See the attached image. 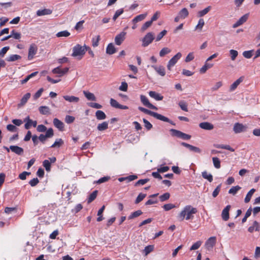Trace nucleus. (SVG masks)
Segmentation results:
<instances>
[{
  "instance_id": "obj_32",
  "label": "nucleus",
  "mask_w": 260,
  "mask_h": 260,
  "mask_svg": "<svg viewBox=\"0 0 260 260\" xmlns=\"http://www.w3.org/2000/svg\"><path fill=\"white\" fill-rule=\"evenodd\" d=\"M255 191V189L252 188L248 192L244 199V202L246 203H248L250 201L251 198Z\"/></svg>"
},
{
  "instance_id": "obj_54",
  "label": "nucleus",
  "mask_w": 260,
  "mask_h": 260,
  "mask_svg": "<svg viewBox=\"0 0 260 260\" xmlns=\"http://www.w3.org/2000/svg\"><path fill=\"white\" fill-rule=\"evenodd\" d=\"M202 242L201 241H198L194 243L190 248V250H194L198 249L202 245Z\"/></svg>"
},
{
  "instance_id": "obj_64",
  "label": "nucleus",
  "mask_w": 260,
  "mask_h": 260,
  "mask_svg": "<svg viewBox=\"0 0 260 260\" xmlns=\"http://www.w3.org/2000/svg\"><path fill=\"white\" fill-rule=\"evenodd\" d=\"M194 58V54L193 52H190L186 57L185 59V61L186 62H188L191 60H192Z\"/></svg>"
},
{
  "instance_id": "obj_4",
  "label": "nucleus",
  "mask_w": 260,
  "mask_h": 260,
  "mask_svg": "<svg viewBox=\"0 0 260 260\" xmlns=\"http://www.w3.org/2000/svg\"><path fill=\"white\" fill-rule=\"evenodd\" d=\"M170 132L172 136L176 137L182 140H187L191 138L190 135L184 133L177 129H170Z\"/></svg>"
},
{
  "instance_id": "obj_38",
  "label": "nucleus",
  "mask_w": 260,
  "mask_h": 260,
  "mask_svg": "<svg viewBox=\"0 0 260 260\" xmlns=\"http://www.w3.org/2000/svg\"><path fill=\"white\" fill-rule=\"evenodd\" d=\"M142 213H143V212H142L141 210H138L136 211H135V212L132 213L131 214L128 216V218L129 219H133L134 218H136V217H137L140 216L142 214Z\"/></svg>"
},
{
  "instance_id": "obj_24",
  "label": "nucleus",
  "mask_w": 260,
  "mask_h": 260,
  "mask_svg": "<svg viewBox=\"0 0 260 260\" xmlns=\"http://www.w3.org/2000/svg\"><path fill=\"white\" fill-rule=\"evenodd\" d=\"M116 52V48L112 43H110L108 45L106 48V53L108 54L112 55Z\"/></svg>"
},
{
  "instance_id": "obj_15",
  "label": "nucleus",
  "mask_w": 260,
  "mask_h": 260,
  "mask_svg": "<svg viewBox=\"0 0 260 260\" xmlns=\"http://www.w3.org/2000/svg\"><path fill=\"white\" fill-rule=\"evenodd\" d=\"M111 106L117 109L126 110L128 109V107L125 105L119 104L117 101L113 99L110 100Z\"/></svg>"
},
{
  "instance_id": "obj_50",
  "label": "nucleus",
  "mask_w": 260,
  "mask_h": 260,
  "mask_svg": "<svg viewBox=\"0 0 260 260\" xmlns=\"http://www.w3.org/2000/svg\"><path fill=\"white\" fill-rule=\"evenodd\" d=\"M204 24L205 22L204 19L202 18L200 19L197 25L196 26V29H199L201 31L202 29Z\"/></svg>"
},
{
  "instance_id": "obj_17",
  "label": "nucleus",
  "mask_w": 260,
  "mask_h": 260,
  "mask_svg": "<svg viewBox=\"0 0 260 260\" xmlns=\"http://www.w3.org/2000/svg\"><path fill=\"white\" fill-rule=\"evenodd\" d=\"M10 149L12 152L19 155H22L24 152L23 149L18 146L11 145L10 146Z\"/></svg>"
},
{
  "instance_id": "obj_13",
  "label": "nucleus",
  "mask_w": 260,
  "mask_h": 260,
  "mask_svg": "<svg viewBox=\"0 0 260 260\" xmlns=\"http://www.w3.org/2000/svg\"><path fill=\"white\" fill-rule=\"evenodd\" d=\"M231 208V205H227L222 211L221 217L224 221H227L230 218L229 211Z\"/></svg>"
},
{
  "instance_id": "obj_60",
  "label": "nucleus",
  "mask_w": 260,
  "mask_h": 260,
  "mask_svg": "<svg viewBox=\"0 0 260 260\" xmlns=\"http://www.w3.org/2000/svg\"><path fill=\"white\" fill-rule=\"evenodd\" d=\"M163 208L165 211H169L175 207V206L173 204H167L163 206Z\"/></svg>"
},
{
  "instance_id": "obj_41",
  "label": "nucleus",
  "mask_w": 260,
  "mask_h": 260,
  "mask_svg": "<svg viewBox=\"0 0 260 260\" xmlns=\"http://www.w3.org/2000/svg\"><path fill=\"white\" fill-rule=\"evenodd\" d=\"M211 9V7L208 6V7L206 8L203 10L200 11L198 13V15L199 17H201L205 15L206 14H207L209 11Z\"/></svg>"
},
{
  "instance_id": "obj_55",
  "label": "nucleus",
  "mask_w": 260,
  "mask_h": 260,
  "mask_svg": "<svg viewBox=\"0 0 260 260\" xmlns=\"http://www.w3.org/2000/svg\"><path fill=\"white\" fill-rule=\"evenodd\" d=\"M152 23V21L150 20V21H146L142 26L141 28V31H144L145 30H146L148 27H149L151 25Z\"/></svg>"
},
{
  "instance_id": "obj_52",
  "label": "nucleus",
  "mask_w": 260,
  "mask_h": 260,
  "mask_svg": "<svg viewBox=\"0 0 260 260\" xmlns=\"http://www.w3.org/2000/svg\"><path fill=\"white\" fill-rule=\"evenodd\" d=\"M149 181V179L148 178L144 179H140L135 183V186H140V185H143L146 184Z\"/></svg>"
},
{
  "instance_id": "obj_28",
  "label": "nucleus",
  "mask_w": 260,
  "mask_h": 260,
  "mask_svg": "<svg viewBox=\"0 0 260 260\" xmlns=\"http://www.w3.org/2000/svg\"><path fill=\"white\" fill-rule=\"evenodd\" d=\"M254 230L255 231H259V226L258 222L254 221L253 223V225L249 227L248 231L250 233H252Z\"/></svg>"
},
{
  "instance_id": "obj_10",
  "label": "nucleus",
  "mask_w": 260,
  "mask_h": 260,
  "mask_svg": "<svg viewBox=\"0 0 260 260\" xmlns=\"http://www.w3.org/2000/svg\"><path fill=\"white\" fill-rule=\"evenodd\" d=\"M216 237H211L209 238L205 243V247L208 250H211L216 243Z\"/></svg>"
},
{
  "instance_id": "obj_2",
  "label": "nucleus",
  "mask_w": 260,
  "mask_h": 260,
  "mask_svg": "<svg viewBox=\"0 0 260 260\" xmlns=\"http://www.w3.org/2000/svg\"><path fill=\"white\" fill-rule=\"evenodd\" d=\"M138 109L140 111L144 112L145 114H148L151 116H153L154 118H155L158 120H160L162 121L171 123V121L168 118H167L160 114L151 111L149 110H148V109L144 108L143 107H139Z\"/></svg>"
},
{
  "instance_id": "obj_6",
  "label": "nucleus",
  "mask_w": 260,
  "mask_h": 260,
  "mask_svg": "<svg viewBox=\"0 0 260 260\" xmlns=\"http://www.w3.org/2000/svg\"><path fill=\"white\" fill-rule=\"evenodd\" d=\"M182 54L180 52H178L174 55L168 62L167 64V69L168 70L171 71L172 68L175 66L178 60L181 57Z\"/></svg>"
},
{
  "instance_id": "obj_43",
  "label": "nucleus",
  "mask_w": 260,
  "mask_h": 260,
  "mask_svg": "<svg viewBox=\"0 0 260 260\" xmlns=\"http://www.w3.org/2000/svg\"><path fill=\"white\" fill-rule=\"evenodd\" d=\"M171 51V49H170L168 47L163 48L159 52V56L160 57H164L165 55L169 54Z\"/></svg>"
},
{
  "instance_id": "obj_57",
  "label": "nucleus",
  "mask_w": 260,
  "mask_h": 260,
  "mask_svg": "<svg viewBox=\"0 0 260 260\" xmlns=\"http://www.w3.org/2000/svg\"><path fill=\"white\" fill-rule=\"evenodd\" d=\"M100 40V36H97L96 37L93 38L92 39V46L95 47L99 45V42Z\"/></svg>"
},
{
  "instance_id": "obj_1",
  "label": "nucleus",
  "mask_w": 260,
  "mask_h": 260,
  "mask_svg": "<svg viewBox=\"0 0 260 260\" xmlns=\"http://www.w3.org/2000/svg\"><path fill=\"white\" fill-rule=\"evenodd\" d=\"M198 212L197 208L193 207L191 205L185 206L183 210L181 211L178 215V217L181 220L186 219V220L192 219L193 218V215L196 214Z\"/></svg>"
},
{
  "instance_id": "obj_48",
  "label": "nucleus",
  "mask_w": 260,
  "mask_h": 260,
  "mask_svg": "<svg viewBox=\"0 0 260 260\" xmlns=\"http://www.w3.org/2000/svg\"><path fill=\"white\" fill-rule=\"evenodd\" d=\"M253 51V50L245 51L243 52V55L246 58H250L252 56Z\"/></svg>"
},
{
  "instance_id": "obj_23",
  "label": "nucleus",
  "mask_w": 260,
  "mask_h": 260,
  "mask_svg": "<svg viewBox=\"0 0 260 260\" xmlns=\"http://www.w3.org/2000/svg\"><path fill=\"white\" fill-rule=\"evenodd\" d=\"M149 96L156 101H161L163 99V96L155 91H150L149 92Z\"/></svg>"
},
{
  "instance_id": "obj_42",
  "label": "nucleus",
  "mask_w": 260,
  "mask_h": 260,
  "mask_svg": "<svg viewBox=\"0 0 260 260\" xmlns=\"http://www.w3.org/2000/svg\"><path fill=\"white\" fill-rule=\"evenodd\" d=\"M241 188L238 185L233 186L229 190V193L232 194L233 195H235L237 192Z\"/></svg>"
},
{
  "instance_id": "obj_34",
  "label": "nucleus",
  "mask_w": 260,
  "mask_h": 260,
  "mask_svg": "<svg viewBox=\"0 0 260 260\" xmlns=\"http://www.w3.org/2000/svg\"><path fill=\"white\" fill-rule=\"evenodd\" d=\"M83 93L85 96L88 100L90 101H96V98L93 93L88 92V91H83Z\"/></svg>"
},
{
  "instance_id": "obj_18",
  "label": "nucleus",
  "mask_w": 260,
  "mask_h": 260,
  "mask_svg": "<svg viewBox=\"0 0 260 260\" xmlns=\"http://www.w3.org/2000/svg\"><path fill=\"white\" fill-rule=\"evenodd\" d=\"M53 122L54 125L59 131H62L63 130L64 124L61 121L55 118L53 119Z\"/></svg>"
},
{
  "instance_id": "obj_12",
  "label": "nucleus",
  "mask_w": 260,
  "mask_h": 260,
  "mask_svg": "<svg viewBox=\"0 0 260 260\" xmlns=\"http://www.w3.org/2000/svg\"><path fill=\"white\" fill-rule=\"evenodd\" d=\"M24 122H26L25 125H24V127L25 129H28L30 128V127L32 126H34V127H36L37 126V121L35 120V121H33L31 119H30L29 118V116H27L24 119Z\"/></svg>"
},
{
  "instance_id": "obj_59",
  "label": "nucleus",
  "mask_w": 260,
  "mask_h": 260,
  "mask_svg": "<svg viewBox=\"0 0 260 260\" xmlns=\"http://www.w3.org/2000/svg\"><path fill=\"white\" fill-rule=\"evenodd\" d=\"M153 248H154V247H153V245H148V246H146L144 250L145 255H147L149 253H150L151 251H152L153 250Z\"/></svg>"
},
{
  "instance_id": "obj_56",
  "label": "nucleus",
  "mask_w": 260,
  "mask_h": 260,
  "mask_svg": "<svg viewBox=\"0 0 260 260\" xmlns=\"http://www.w3.org/2000/svg\"><path fill=\"white\" fill-rule=\"evenodd\" d=\"M230 53L231 55V58L232 60H235L236 58L237 57L238 55V52L237 51L233 49H231L230 50Z\"/></svg>"
},
{
  "instance_id": "obj_21",
  "label": "nucleus",
  "mask_w": 260,
  "mask_h": 260,
  "mask_svg": "<svg viewBox=\"0 0 260 260\" xmlns=\"http://www.w3.org/2000/svg\"><path fill=\"white\" fill-rule=\"evenodd\" d=\"M152 67L155 70V71L161 76H164L166 75L165 69L163 66H152Z\"/></svg>"
},
{
  "instance_id": "obj_8",
  "label": "nucleus",
  "mask_w": 260,
  "mask_h": 260,
  "mask_svg": "<svg viewBox=\"0 0 260 260\" xmlns=\"http://www.w3.org/2000/svg\"><path fill=\"white\" fill-rule=\"evenodd\" d=\"M140 100H141V102L142 103V104L145 106L148 107V108L151 109H153V110H157V107H155V106L153 105L152 104H151L149 102L148 99H147V98L146 96L141 95L140 96Z\"/></svg>"
},
{
  "instance_id": "obj_40",
  "label": "nucleus",
  "mask_w": 260,
  "mask_h": 260,
  "mask_svg": "<svg viewBox=\"0 0 260 260\" xmlns=\"http://www.w3.org/2000/svg\"><path fill=\"white\" fill-rule=\"evenodd\" d=\"M21 58V56L17 54H13L6 58L7 61H14Z\"/></svg>"
},
{
  "instance_id": "obj_20",
  "label": "nucleus",
  "mask_w": 260,
  "mask_h": 260,
  "mask_svg": "<svg viewBox=\"0 0 260 260\" xmlns=\"http://www.w3.org/2000/svg\"><path fill=\"white\" fill-rule=\"evenodd\" d=\"M244 77L241 76L235 81L231 86L230 90L231 91H234L238 86L243 81Z\"/></svg>"
},
{
  "instance_id": "obj_63",
  "label": "nucleus",
  "mask_w": 260,
  "mask_h": 260,
  "mask_svg": "<svg viewBox=\"0 0 260 260\" xmlns=\"http://www.w3.org/2000/svg\"><path fill=\"white\" fill-rule=\"evenodd\" d=\"M167 31L166 30H163L161 31L156 37V41H160L164 36H165L167 34Z\"/></svg>"
},
{
  "instance_id": "obj_9",
  "label": "nucleus",
  "mask_w": 260,
  "mask_h": 260,
  "mask_svg": "<svg viewBox=\"0 0 260 260\" xmlns=\"http://www.w3.org/2000/svg\"><path fill=\"white\" fill-rule=\"evenodd\" d=\"M37 50L38 48L35 44H32L30 45L28 53V60H31L34 58L35 55L37 53Z\"/></svg>"
},
{
  "instance_id": "obj_26",
  "label": "nucleus",
  "mask_w": 260,
  "mask_h": 260,
  "mask_svg": "<svg viewBox=\"0 0 260 260\" xmlns=\"http://www.w3.org/2000/svg\"><path fill=\"white\" fill-rule=\"evenodd\" d=\"M63 98L66 101L70 103H76L79 101V98L75 96L64 95Z\"/></svg>"
},
{
  "instance_id": "obj_44",
  "label": "nucleus",
  "mask_w": 260,
  "mask_h": 260,
  "mask_svg": "<svg viewBox=\"0 0 260 260\" xmlns=\"http://www.w3.org/2000/svg\"><path fill=\"white\" fill-rule=\"evenodd\" d=\"M98 194V191L94 190L93 191L89 196L88 199L87 200L88 203H90L92 202L96 197Z\"/></svg>"
},
{
  "instance_id": "obj_33",
  "label": "nucleus",
  "mask_w": 260,
  "mask_h": 260,
  "mask_svg": "<svg viewBox=\"0 0 260 260\" xmlns=\"http://www.w3.org/2000/svg\"><path fill=\"white\" fill-rule=\"evenodd\" d=\"M64 142L61 139H57L54 143L50 146L51 148H59L61 147Z\"/></svg>"
},
{
  "instance_id": "obj_11",
  "label": "nucleus",
  "mask_w": 260,
  "mask_h": 260,
  "mask_svg": "<svg viewBox=\"0 0 260 260\" xmlns=\"http://www.w3.org/2000/svg\"><path fill=\"white\" fill-rule=\"evenodd\" d=\"M126 32L122 31L116 36L115 38V43L117 45H120L125 39Z\"/></svg>"
},
{
  "instance_id": "obj_62",
  "label": "nucleus",
  "mask_w": 260,
  "mask_h": 260,
  "mask_svg": "<svg viewBox=\"0 0 260 260\" xmlns=\"http://www.w3.org/2000/svg\"><path fill=\"white\" fill-rule=\"evenodd\" d=\"M75 119V117L72 116L67 115L65 117V121L66 123L70 124L73 122Z\"/></svg>"
},
{
  "instance_id": "obj_14",
  "label": "nucleus",
  "mask_w": 260,
  "mask_h": 260,
  "mask_svg": "<svg viewBox=\"0 0 260 260\" xmlns=\"http://www.w3.org/2000/svg\"><path fill=\"white\" fill-rule=\"evenodd\" d=\"M248 14H246L242 16L236 23L233 25V27L235 28L243 24L248 19Z\"/></svg>"
},
{
  "instance_id": "obj_27",
  "label": "nucleus",
  "mask_w": 260,
  "mask_h": 260,
  "mask_svg": "<svg viewBox=\"0 0 260 260\" xmlns=\"http://www.w3.org/2000/svg\"><path fill=\"white\" fill-rule=\"evenodd\" d=\"M30 95L31 94L30 93H27L24 95L21 100L20 103L18 104V106L21 107L24 106L28 100L30 98Z\"/></svg>"
},
{
  "instance_id": "obj_58",
  "label": "nucleus",
  "mask_w": 260,
  "mask_h": 260,
  "mask_svg": "<svg viewBox=\"0 0 260 260\" xmlns=\"http://www.w3.org/2000/svg\"><path fill=\"white\" fill-rule=\"evenodd\" d=\"M123 13V9H118L117 10L116 12H115V13L114 14L113 17V20L115 21L116 20V19L120 15H121L122 13Z\"/></svg>"
},
{
  "instance_id": "obj_7",
  "label": "nucleus",
  "mask_w": 260,
  "mask_h": 260,
  "mask_svg": "<svg viewBox=\"0 0 260 260\" xmlns=\"http://www.w3.org/2000/svg\"><path fill=\"white\" fill-rule=\"evenodd\" d=\"M247 127L242 123L237 122L235 123L233 127V131L235 133L239 134L246 131Z\"/></svg>"
},
{
  "instance_id": "obj_36",
  "label": "nucleus",
  "mask_w": 260,
  "mask_h": 260,
  "mask_svg": "<svg viewBox=\"0 0 260 260\" xmlns=\"http://www.w3.org/2000/svg\"><path fill=\"white\" fill-rule=\"evenodd\" d=\"M179 17L181 19H185L188 15V12L186 8H183L178 13Z\"/></svg>"
},
{
  "instance_id": "obj_35",
  "label": "nucleus",
  "mask_w": 260,
  "mask_h": 260,
  "mask_svg": "<svg viewBox=\"0 0 260 260\" xmlns=\"http://www.w3.org/2000/svg\"><path fill=\"white\" fill-rule=\"evenodd\" d=\"M215 147L217 148H221V149L228 150L232 152H234L235 151L234 149L232 148L229 145L217 144V145H215Z\"/></svg>"
},
{
  "instance_id": "obj_29",
  "label": "nucleus",
  "mask_w": 260,
  "mask_h": 260,
  "mask_svg": "<svg viewBox=\"0 0 260 260\" xmlns=\"http://www.w3.org/2000/svg\"><path fill=\"white\" fill-rule=\"evenodd\" d=\"M108 128V122L104 121L101 123H99L97 126V129L99 131H103Z\"/></svg>"
},
{
  "instance_id": "obj_3",
  "label": "nucleus",
  "mask_w": 260,
  "mask_h": 260,
  "mask_svg": "<svg viewBox=\"0 0 260 260\" xmlns=\"http://www.w3.org/2000/svg\"><path fill=\"white\" fill-rule=\"evenodd\" d=\"M87 49H89V47L86 45L81 46L78 44L73 47L72 56L73 57L80 56L79 58L81 59Z\"/></svg>"
},
{
  "instance_id": "obj_25",
  "label": "nucleus",
  "mask_w": 260,
  "mask_h": 260,
  "mask_svg": "<svg viewBox=\"0 0 260 260\" xmlns=\"http://www.w3.org/2000/svg\"><path fill=\"white\" fill-rule=\"evenodd\" d=\"M147 15V13H145V14H140V15L136 16L132 20L133 23V24H136L137 22H138L139 21H142L143 20H144L146 18Z\"/></svg>"
},
{
  "instance_id": "obj_49",
  "label": "nucleus",
  "mask_w": 260,
  "mask_h": 260,
  "mask_svg": "<svg viewBox=\"0 0 260 260\" xmlns=\"http://www.w3.org/2000/svg\"><path fill=\"white\" fill-rule=\"evenodd\" d=\"M43 165L47 172L50 171L51 164L49 160L45 159V160H44L43 162Z\"/></svg>"
},
{
  "instance_id": "obj_45",
  "label": "nucleus",
  "mask_w": 260,
  "mask_h": 260,
  "mask_svg": "<svg viewBox=\"0 0 260 260\" xmlns=\"http://www.w3.org/2000/svg\"><path fill=\"white\" fill-rule=\"evenodd\" d=\"M70 35V33L67 30H63L57 32L56 36L58 37H67Z\"/></svg>"
},
{
  "instance_id": "obj_51",
  "label": "nucleus",
  "mask_w": 260,
  "mask_h": 260,
  "mask_svg": "<svg viewBox=\"0 0 260 260\" xmlns=\"http://www.w3.org/2000/svg\"><path fill=\"white\" fill-rule=\"evenodd\" d=\"M146 194H145V193H139L136 199L135 204L139 203L146 197Z\"/></svg>"
},
{
  "instance_id": "obj_5",
  "label": "nucleus",
  "mask_w": 260,
  "mask_h": 260,
  "mask_svg": "<svg viewBox=\"0 0 260 260\" xmlns=\"http://www.w3.org/2000/svg\"><path fill=\"white\" fill-rule=\"evenodd\" d=\"M154 39V34L152 32L147 33L142 39V46L147 47L151 44Z\"/></svg>"
},
{
  "instance_id": "obj_61",
  "label": "nucleus",
  "mask_w": 260,
  "mask_h": 260,
  "mask_svg": "<svg viewBox=\"0 0 260 260\" xmlns=\"http://www.w3.org/2000/svg\"><path fill=\"white\" fill-rule=\"evenodd\" d=\"M45 137L48 138H52L54 135L53 130L52 128H49L46 132Z\"/></svg>"
},
{
  "instance_id": "obj_47",
  "label": "nucleus",
  "mask_w": 260,
  "mask_h": 260,
  "mask_svg": "<svg viewBox=\"0 0 260 260\" xmlns=\"http://www.w3.org/2000/svg\"><path fill=\"white\" fill-rule=\"evenodd\" d=\"M179 106L182 110L185 112L188 111L187 105L185 102L183 101H180L179 103Z\"/></svg>"
},
{
  "instance_id": "obj_30",
  "label": "nucleus",
  "mask_w": 260,
  "mask_h": 260,
  "mask_svg": "<svg viewBox=\"0 0 260 260\" xmlns=\"http://www.w3.org/2000/svg\"><path fill=\"white\" fill-rule=\"evenodd\" d=\"M95 116L97 119L100 120H104L106 118V115L105 113L101 110H98L95 112Z\"/></svg>"
},
{
  "instance_id": "obj_19",
  "label": "nucleus",
  "mask_w": 260,
  "mask_h": 260,
  "mask_svg": "<svg viewBox=\"0 0 260 260\" xmlns=\"http://www.w3.org/2000/svg\"><path fill=\"white\" fill-rule=\"evenodd\" d=\"M199 126L205 130H212L214 128V126L212 124L208 122H203L199 124Z\"/></svg>"
},
{
  "instance_id": "obj_16",
  "label": "nucleus",
  "mask_w": 260,
  "mask_h": 260,
  "mask_svg": "<svg viewBox=\"0 0 260 260\" xmlns=\"http://www.w3.org/2000/svg\"><path fill=\"white\" fill-rule=\"evenodd\" d=\"M69 71L68 68H65L63 69H60L59 67L54 68L52 70V73L53 74H59V77H61L66 74Z\"/></svg>"
},
{
  "instance_id": "obj_53",
  "label": "nucleus",
  "mask_w": 260,
  "mask_h": 260,
  "mask_svg": "<svg viewBox=\"0 0 260 260\" xmlns=\"http://www.w3.org/2000/svg\"><path fill=\"white\" fill-rule=\"evenodd\" d=\"M170 197L169 192H166L159 197V200L161 202H164L168 200Z\"/></svg>"
},
{
  "instance_id": "obj_46",
  "label": "nucleus",
  "mask_w": 260,
  "mask_h": 260,
  "mask_svg": "<svg viewBox=\"0 0 260 260\" xmlns=\"http://www.w3.org/2000/svg\"><path fill=\"white\" fill-rule=\"evenodd\" d=\"M214 166L216 169H219L220 168V161L219 159L216 157L212 158Z\"/></svg>"
},
{
  "instance_id": "obj_37",
  "label": "nucleus",
  "mask_w": 260,
  "mask_h": 260,
  "mask_svg": "<svg viewBox=\"0 0 260 260\" xmlns=\"http://www.w3.org/2000/svg\"><path fill=\"white\" fill-rule=\"evenodd\" d=\"M202 177L211 182L213 180V176L211 174H208L207 171H204L202 173Z\"/></svg>"
},
{
  "instance_id": "obj_22",
  "label": "nucleus",
  "mask_w": 260,
  "mask_h": 260,
  "mask_svg": "<svg viewBox=\"0 0 260 260\" xmlns=\"http://www.w3.org/2000/svg\"><path fill=\"white\" fill-rule=\"evenodd\" d=\"M52 13V11L49 9H44L43 10H39L37 11V15L41 16L44 15H50Z\"/></svg>"
},
{
  "instance_id": "obj_39",
  "label": "nucleus",
  "mask_w": 260,
  "mask_h": 260,
  "mask_svg": "<svg viewBox=\"0 0 260 260\" xmlns=\"http://www.w3.org/2000/svg\"><path fill=\"white\" fill-rule=\"evenodd\" d=\"M213 64L208 63L207 62L200 69V72L201 73H205L208 69L212 67Z\"/></svg>"
},
{
  "instance_id": "obj_31",
  "label": "nucleus",
  "mask_w": 260,
  "mask_h": 260,
  "mask_svg": "<svg viewBox=\"0 0 260 260\" xmlns=\"http://www.w3.org/2000/svg\"><path fill=\"white\" fill-rule=\"evenodd\" d=\"M39 110L40 113L43 115H47L50 114V108L46 106L40 107Z\"/></svg>"
}]
</instances>
